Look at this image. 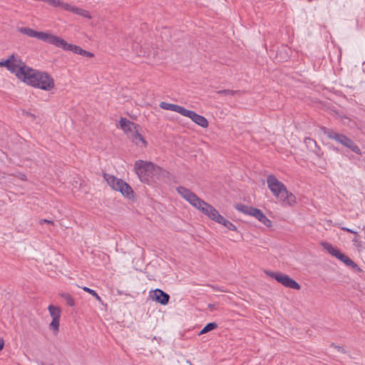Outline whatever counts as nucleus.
Wrapping results in <instances>:
<instances>
[{
    "mask_svg": "<svg viewBox=\"0 0 365 365\" xmlns=\"http://www.w3.org/2000/svg\"><path fill=\"white\" fill-rule=\"evenodd\" d=\"M11 60L9 71L23 83L45 91H51L55 88L54 78L48 73L28 66L14 54L11 55Z\"/></svg>",
    "mask_w": 365,
    "mask_h": 365,
    "instance_id": "obj_1",
    "label": "nucleus"
},
{
    "mask_svg": "<svg viewBox=\"0 0 365 365\" xmlns=\"http://www.w3.org/2000/svg\"><path fill=\"white\" fill-rule=\"evenodd\" d=\"M176 191L190 205L197 209L210 220L223 225L229 230H237L236 225L221 215L217 209L200 198L190 189L183 186H178L176 187Z\"/></svg>",
    "mask_w": 365,
    "mask_h": 365,
    "instance_id": "obj_2",
    "label": "nucleus"
},
{
    "mask_svg": "<svg viewBox=\"0 0 365 365\" xmlns=\"http://www.w3.org/2000/svg\"><path fill=\"white\" fill-rule=\"evenodd\" d=\"M19 31L29 37L35 38L43 41L47 43L51 44L56 47L60 48L66 51H71L89 58L94 56V54L90 51L83 49L81 46L70 43L63 38L54 35L49 31H39L30 27H21Z\"/></svg>",
    "mask_w": 365,
    "mask_h": 365,
    "instance_id": "obj_3",
    "label": "nucleus"
},
{
    "mask_svg": "<svg viewBox=\"0 0 365 365\" xmlns=\"http://www.w3.org/2000/svg\"><path fill=\"white\" fill-rule=\"evenodd\" d=\"M134 170L142 182L153 185L161 181L168 173L152 162L138 160L134 163Z\"/></svg>",
    "mask_w": 365,
    "mask_h": 365,
    "instance_id": "obj_4",
    "label": "nucleus"
},
{
    "mask_svg": "<svg viewBox=\"0 0 365 365\" xmlns=\"http://www.w3.org/2000/svg\"><path fill=\"white\" fill-rule=\"evenodd\" d=\"M103 178L112 190L120 192L123 197L129 200L134 199V191L126 182L108 173L103 174Z\"/></svg>",
    "mask_w": 365,
    "mask_h": 365,
    "instance_id": "obj_5",
    "label": "nucleus"
},
{
    "mask_svg": "<svg viewBox=\"0 0 365 365\" xmlns=\"http://www.w3.org/2000/svg\"><path fill=\"white\" fill-rule=\"evenodd\" d=\"M327 135L330 139L334 140L342 145L348 148L354 153L359 155L361 154L360 148L351 139L348 138L346 135L333 130H329L327 133Z\"/></svg>",
    "mask_w": 365,
    "mask_h": 365,
    "instance_id": "obj_6",
    "label": "nucleus"
},
{
    "mask_svg": "<svg viewBox=\"0 0 365 365\" xmlns=\"http://www.w3.org/2000/svg\"><path fill=\"white\" fill-rule=\"evenodd\" d=\"M322 246L331 255L344 262L346 265L352 268H356L357 264L351 260L347 255L342 253L339 249L332 245L329 242H322Z\"/></svg>",
    "mask_w": 365,
    "mask_h": 365,
    "instance_id": "obj_7",
    "label": "nucleus"
},
{
    "mask_svg": "<svg viewBox=\"0 0 365 365\" xmlns=\"http://www.w3.org/2000/svg\"><path fill=\"white\" fill-rule=\"evenodd\" d=\"M264 273L286 287L296 290H299L301 287L295 280L289 277L287 274L279 272H271L267 270L264 271Z\"/></svg>",
    "mask_w": 365,
    "mask_h": 365,
    "instance_id": "obj_8",
    "label": "nucleus"
},
{
    "mask_svg": "<svg viewBox=\"0 0 365 365\" xmlns=\"http://www.w3.org/2000/svg\"><path fill=\"white\" fill-rule=\"evenodd\" d=\"M48 310L52 319L48 324V328L53 335H57L59 332L61 309L58 306L50 304L48 307Z\"/></svg>",
    "mask_w": 365,
    "mask_h": 365,
    "instance_id": "obj_9",
    "label": "nucleus"
},
{
    "mask_svg": "<svg viewBox=\"0 0 365 365\" xmlns=\"http://www.w3.org/2000/svg\"><path fill=\"white\" fill-rule=\"evenodd\" d=\"M266 182L269 190L276 199L287 189L286 185L272 174L267 175Z\"/></svg>",
    "mask_w": 365,
    "mask_h": 365,
    "instance_id": "obj_10",
    "label": "nucleus"
},
{
    "mask_svg": "<svg viewBox=\"0 0 365 365\" xmlns=\"http://www.w3.org/2000/svg\"><path fill=\"white\" fill-rule=\"evenodd\" d=\"M63 9L64 11L73 13L74 14L78 15L83 18L87 19H91L92 16L89 11L78 7L76 6L72 5L68 2L61 1L59 4V7Z\"/></svg>",
    "mask_w": 365,
    "mask_h": 365,
    "instance_id": "obj_11",
    "label": "nucleus"
},
{
    "mask_svg": "<svg viewBox=\"0 0 365 365\" xmlns=\"http://www.w3.org/2000/svg\"><path fill=\"white\" fill-rule=\"evenodd\" d=\"M277 199L283 207H294L297 204L295 195L287 188Z\"/></svg>",
    "mask_w": 365,
    "mask_h": 365,
    "instance_id": "obj_12",
    "label": "nucleus"
},
{
    "mask_svg": "<svg viewBox=\"0 0 365 365\" xmlns=\"http://www.w3.org/2000/svg\"><path fill=\"white\" fill-rule=\"evenodd\" d=\"M183 116L189 118L195 123L203 128H207L209 126V123L207 118L197 114L195 111L185 109Z\"/></svg>",
    "mask_w": 365,
    "mask_h": 365,
    "instance_id": "obj_13",
    "label": "nucleus"
},
{
    "mask_svg": "<svg viewBox=\"0 0 365 365\" xmlns=\"http://www.w3.org/2000/svg\"><path fill=\"white\" fill-rule=\"evenodd\" d=\"M120 129L125 135L129 137L131 133H134L140 126L125 118H121L119 121Z\"/></svg>",
    "mask_w": 365,
    "mask_h": 365,
    "instance_id": "obj_14",
    "label": "nucleus"
},
{
    "mask_svg": "<svg viewBox=\"0 0 365 365\" xmlns=\"http://www.w3.org/2000/svg\"><path fill=\"white\" fill-rule=\"evenodd\" d=\"M150 298L162 305H166L169 302L170 297L163 290L156 289L150 293Z\"/></svg>",
    "mask_w": 365,
    "mask_h": 365,
    "instance_id": "obj_15",
    "label": "nucleus"
},
{
    "mask_svg": "<svg viewBox=\"0 0 365 365\" xmlns=\"http://www.w3.org/2000/svg\"><path fill=\"white\" fill-rule=\"evenodd\" d=\"M128 138L138 148H145L148 145L145 138L140 133V128L131 133Z\"/></svg>",
    "mask_w": 365,
    "mask_h": 365,
    "instance_id": "obj_16",
    "label": "nucleus"
},
{
    "mask_svg": "<svg viewBox=\"0 0 365 365\" xmlns=\"http://www.w3.org/2000/svg\"><path fill=\"white\" fill-rule=\"evenodd\" d=\"M159 106L162 109L175 111L178 113H180L182 115H183L185 110L186 109L185 108L181 106L166 102H160Z\"/></svg>",
    "mask_w": 365,
    "mask_h": 365,
    "instance_id": "obj_17",
    "label": "nucleus"
},
{
    "mask_svg": "<svg viewBox=\"0 0 365 365\" xmlns=\"http://www.w3.org/2000/svg\"><path fill=\"white\" fill-rule=\"evenodd\" d=\"M252 216L266 227H271L272 226V222L259 209L255 208Z\"/></svg>",
    "mask_w": 365,
    "mask_h": 365,
    "instance_id": "obj_18",
    "label": "nucleus"
},
{
    "mask_svg": "<svg viewBox=\"0 0 365 365\" xmlns=\"http://www.w3.org/2000/svg\"><path fill=\"white\" fill-rule=\"evenodd\" d=\"M235 207L236 210H237L239 212H242L245 215H251L252 216L253 212L255 210V207L247 206L243 204H237L235 205Z\"/></svg>",
    "mask_w": 365,
    "mask_h": 365,
    "instance_id": "obj_19",
    "label": "nucleus"
},
{
    "mask_svg": "<svg viewBox=\"0 0 365 365\" xmlns=\"http://www.w3.org/2000/svg\"><path fill=\"white\" fill-rule=\"evenodd\" d=\"M341 229L344 231L353 233L354 235V237L353 238L352 242H354V245L358 248L361 247V241L360 240L359 236L356 232L345 227H341Z\"/></svg>",
    "mask_w": 365,
    "mask_h": 365,
    "instance_id": "obj_20",
    "label": "nucleus"
},
{
    "mask_svg": "<svg viewBox=\"0 0 365 365\" xmlns=\"http://www.w3.org/2000/svg\"><path fill=\"white\" fill-rule=\"evenodd\" d=\"M59 295L61 297H62L66 301V304L68 305L69 307H73L76 305L74 298L69 293L61 292L59 294Z\"/></svg>",
    "mask_w": 365,
    "mask_h": 365,
    "instance_id": "obj_21",
    "label": "nucleus"
},
{
    "mask_svg": "<svg viewBox=\"0 0 365 365\" xmlns=\"http://www.w3.org/2000/svg\"><path fill=\"white\" fill-rule=\"evenodd\" d=\"M217 324L215 322L208 323L199 333V335L204 334L208 331L215 329Z\"/></svg>",
    "mask_w": 365,
    "mask_h": 365,
    "instance_id": "obj_22",
    "label": "nucleus"
},
{
    "mask_svg": "<svg viewBox=\"0 0 365 365\" xmlns=\"http://www.w3.org/2000/svg\"><path fill=\"white\" fill-rule=\"evenodd\" d=\"M82 289L85 292H86L89 293L90 294H91L92 296H93L99 302H102L101 297L97 294V292L95 290L91 289L87 287H82Z\"/></svg>",
    "mask_w": 365,
    "mask_h": 365,
    "instance_id": "obj_23",
    "label": "nucleus"
},
{
    "mask_svg": "<svg viewBox=\"0 0 365 365\" xmlns=\"http://www.w3.org/2000/svg\"><path fill=\"white\" fill-rule=\"evenodd\" d=\"M11 55L9 56V58L4 61H0V67H5L9 71V68L11 63Z\"/></svg>",
    "mask_w": 365,
    "mask_h": 365,
    "instance_id": "obj_24",
    "label": "nucleus"
},
{
    "mask_svg": "<svg viewBox=\"0 0 365 365\" xmlns=\"http://www.w3.org/2000/svg\"><path fill=\"white\" fill-rule=\"evenodd\" d=\"M334 347H335V349H336V350H337L339 352H341V353H345V352H346V350H345L344 347H343V346H335Z\"/></svg>",
    "mask_w": 365,
    "mask_h": 365,
    "instance_id": "obj_25",
    "label": "nucleus"
},
{
    "mask_svg": "<svg viewBox=\"0 0 365 365\" xmlns=\"http://www.w3.org/2000/svg\"><path fill=\"white\" fill-rule=\"evenodd\" d=\"M18 178L21 180H23V181H26L27 180V178H26V175L24 173H19L18 175Z\"/></svg>",
    "mask_w": 365,
    "mask_h": 365,
    "instance_id": "obj_26",
    "label": "nucleus"
},
{
    "mask_svg": "<svg viewBox=\"0 0 365 365\" xmlns=\"http://www.w3.org/2000/svg\"><path fill=\"white\" fill-rule=\"evenodd\" d=\"M41 224H43V223H48V224H51V225H53L54 222L51 220H41V222H40Z\"/></svg>",
    "mask_w": 365,
    "mask_h": 365,
    "instance_id": "obj_27",
    "label": "nucleus"
},
{
    "mask_svg": "<svg viewBox=\"0 0 365 365\" xmlns=\"http://www.w3.org/2000/svg\"><path fill=\"white\" fill-rule=\"evenodd\" d=\"M4 346V341L2 338L0 337V351L3 349Z\"/></svg>",
    "mask_w": 365,
    "mask_h": 365,
    "instance_id": "obj_28",
    "label": "nucleus"
},
{
    "mask_svg": "<svg viewBox=\"0 0 365 365\" xmlns=\"http://www.w3.org/2000/svg\"><path fill=\"white\" fill-rule=\"evenodd\" d=\"M220 93H225V94H230V93H233V91H221L219 92Z\"/></svg>",
    "mask_w": 365,
    "mask_h": 365,
    "instance_id": "obj_29",
    "label": "nucleus"
},
{
    "mask_svg": "<svg viewBox=\"0 0 365 365\" xmlns=\"http://www.w3.org/2000/svg\"><path fill=\"white\" fill-rule=\"evenodd\" d=\"M144 56H150V53H145Z\"/></svg>",
    "mask_w": 365,
    "mask_h": 365,
    "instance_id": "obj_30",
    "label": "nucleus"
}]
</instances>
